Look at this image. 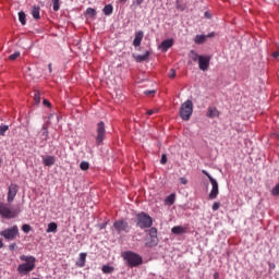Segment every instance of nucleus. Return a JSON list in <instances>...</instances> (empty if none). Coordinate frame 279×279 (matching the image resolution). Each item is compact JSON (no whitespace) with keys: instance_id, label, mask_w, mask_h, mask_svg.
Instances as JSON below:
<instances>
[{"instance_id":"obj_1","label":"nucleus","mask_w":279,"mask_h":279,"mask_svg":"<svg viewBox=\"0 0 279 279\" xmlns=\"http://www.w3.org/2000/svg\"><path fill=\"white\" fill-rule=\"evenodd\" d=\"M20 260L24 262V264L17 266V272L22 274V276H27V274L36 269V257L32 255H21Z\"/></svg>"},{"instance_id":"obj_2","label":"nucleus","mask_w":279,"mask_h":279,"mask_svg":"<svg viewBox=\"0 0 279 279\" xmlns=\"http://www.w3.org/2000/svg\"><path fill=\"white\" fill-rule=\"evenodd\" d=\"M122 258L126 262L129 267H138L140 265H143V257L132 251L124 252Z\"/></svg>"},{"instance_id":"obj_3","label":"nucleus","mask_w":279,"mask_h":279,"mask_svg":"<svg viewBox=\"0 0 279 279\" xmlns=\"http://www.w3.org/2000/svg\"><path fill=\"white\" fill-rule=\"evenodd\" d=\"M135 221L137 228H141V230H145V228H151V226H154V219L145 211L137 214Z\"/></svg>"},{"instance_id":"obj_4","label":"nucleus","mask_w":279,"mask_h":279,"mask_svg":"<svg viewBox=\"0 0 279 279\" xmlns=\"http://www.w3.org/2000/svg\"><path fill=\"white\" fill-rule=\"evenodd\" d=\"M19 213V209H12L10 204L0 202V216L2 219H16Z\"/></svg>"},{"instance_id":"obj_5","label":"nucleus","mask_w":279,"mask_h":279,"mask_svg":"<svg viewBox=\"0 0 279 279\" xmlns=\"http://www.w3.org/2000/svg\"><path fill=\"white\" fill-rule=\"evenodd\" d=\"M179 114L183 121H190L193 116V101H184L180 107Z\"/></svg>"},{"instance_id":"obj_6","label":"nucleus","mask_w":279,"mask_h":279,"mask_svg":"<svg viewBox=\"0 0 279 279\" xmlns=\"http://www.w3.org/2000/svg\"><path fill=\"white\" fill-rule=\"evenodd\" d=\"M202 173H204V175H206V178H208V180L211 184V191L209 193V199H217V196L219 195V183L217 182V180H215L213 178V175H210V173H208V171L203 170Z\"/></svg>"},{"instance_id":"obj_7","label":"nucleus","mask_w":279,"mask_h":279,"mask_svg":"<svg viewBox=\"0 0 279 279\" xmlns=\"http://www.w3.org/2000/svg\"><path fill=\"white\" fill-rule=\"evenodd\" d=\"M19 226L14 225L11 228H7L0 232V236H3L5 241H14L19 236Z\"/></svg>"},{"instance_id":"obj_8","label":"nucleus","mask_w":279,"mask_h":279,"mask_svg":"<svg viewBox=\"0 0 279 279\" xmlns=\"http://www.w3.org/2000/svg\"><path fill=\"white\" fill-rule=\"evenodd\" d=\"M106 138V124L101 121L97 124L96 144L101 145Z\"/></svg>"},{"instance_id":"obj_9","label":"nucleus","mask_w":279,"mask_h":279,"mask_svg":"<svg viewBox=\"0 0 279 279\" xmlns=\"http://www.w3.org/2000/svg\"><path fill=\"white\" fill-rule=\"evenodd\" d=\"M113 229L118 234H121L122 232H130V225L125 220H117L113 223Z\"/></svg>"},{"instance_id":"obj_10","label":"nucleus","mask_w":279,"mask_h":279,"mask_svg":"<svg viewBox=\"0 0 279 279\" xmlns=\"http://www.w3.org/2000/svg\"><path fill=\"white\" fill-rule=\"evenodd\" d=\"M148 234L150 236V242L146 243V245L148 247H156V245H158V229H156V227L150 228Z\"/></svg>"},{"instance_id":"obj_11","label":"nucleus","mask_w":279,"mask_h":279,"mask_svg":"<svg viewBox=\"0 0 279 279\" xmlns=\"http://www.w3.org/2000/svg\"><path fill=\"white\" fill-rule=\"evenodd\" d=\"M208 66H210V56H201L198 60V69H201V71H208Z\"/></svg>"},{"instance_id":"obj_12","label":"nucleus","mask_w":279,"mask_h":279,"mask_svg":"<svg viewBox=\"0 0 279 279\" xmlns=\"http://www.w3.org/2000/svg\"><path fill=\"white\" fill-rule=\"evenodd\" d=\"M17 193H19V185L12 183L9 186L8 198H7L9 204H12V202H14V197H16Z\"/></svg>"},{"instance_id":"obj_13","label":"nucleus","mask_w":279,"mask_h":279,"mask_svg":"<svg viewBox=\"0 0 279 279\" xmlns=\"http://www.w3.org/2000/svg\"><path fill=\"white\" fill-rule=\"evenodd\" d=\"M144 36H145V33H143V31L136 32L135 38L133 40V47H141V43H143Z\"/></svg>"},{"instance_id":"obj_14","label":"nucleus","mask_w":279,"mask_h":279,"mask_svg":"<svg viewBox=\"0 0 279 279\" xmlns=\"http://www.w3.org/2000/svg\"><path fill=\"white\" fill-rule=\"evenodd\" d=\"M220 112L217 109V107H209L207 109V114L206 117H208V119H215V117H219Z\"/></svg>"},{"instance_id":"obj_15","label":"nucleus","mask_w":279,"mask_h":279,"mask_svg":"<svg viewBox=\"0 0 279 279\" xmlns=\"http://www.w3.org/2000/svg\"><path fill=\"white\" fill-rule=\"evenodd\" d=\"M171 47H173V39H166L160 45V49H162V51H169Z\"/></svg>"},{"instance_id":"obj_16","label":"nucleus","mask_w":279,"mask_h":279,"mask_svg":"<svg viewBox=\"0 0 279 279\" xmlns=\"http://www.w3.org/2000/svg\"><path fill=\"white\" fill-rule=\"evenodd\" d=\"M149 56H151V51L147 50L144 54H137L135 60L136 62H147V60H149Z\"/></svg>"},{"instance_id":"obj_17","label":"nucleus","mask_w":279,"mask_h":279,"mask_svg":"<svg viewBox=\"0 0 279 279\" xmlns=\"http://www.w3.org/2000/svg\"><path fill=\"white\" fill-rule=\"evenodd\" d=\"M86 256H88V254L86 253H81L80 254V258L76 262V267H86Z\"/></svg>"},{"instance_id":"obj_18","label":"nucleus","mask_w":279,"mask_h":279,"mask_svg":"<svg viewBox=\"0 0 279 279\" xmlns=\"http://www.w3.org/2000/svg\"><path fill=\"white\" fill-rule=\"evenodd\" d=\"M44 165H45V167H53V165H56V157L46 156L44 158Z\"/></svg>"},{"instance_id":"obj_19","label":"nucleus","mask_w":279,"mask_h":279,"mask_svg":"<svg viewBox=\"0 0 279 279\" xmlns=\"http://www.w3.org/2000/svg\"><path fill=\"white\" fill-rule=\"evenodd\" d=\"M172 234H184L186 230L182 226H175L171 229Z\"/></svg>"},{"instance_id":"obj_20","label":"nucleus","mask_w":279,"mask_h":279,"mask_svg":"<svg viewBox=\"0 0 279 279\" xmlns=\"http://www.w3.org/2000/svg\"><path fill=\"white\" fill-rule=\"evenodd\" d=\"M32 16L36 21H38V19H40V7H33V9H32Z\"/></svg>"},{"instance_id":"obj_21","label":"nucleus","mask_w":279,"mask_h":279,"mask_svg":"<svg viewBox=\"0 0 279 279\" xmlns=\"http://www.w3.org/2000/svg\"><path fill=\"white\" fill-rule=\"evenodd\" d=\"M102 12L106 16H110V14H112V12H114V8L112 7V4H107L105 5V8L102 9Z\"/></svg>"},{"instance_id":"obj_22","label":"nucleus","mask_w":279,"mask_h":279,"mask_svg":"<svg viewBox=\"0 0 279 279\" xmlns=\"http://www.w3.org/2000/svg\"><path fill=\"white\" fill-rule=\"evenodd\" d=\"M194 43L196 45H204V43H206V36L205 35H196L194 38Z\"/></svg>"},{"instance_id":"obj_23","label":"nucleus","mask_w":279,"mask_h":279,"mask_svg":"<svg viewBox=\"0 0 279 279\" xmlns=\"http://www.w3.org/2000/svg\"><path fill=\"white\" fill-rule=\"evenodd\" d=\"M165 202L167 206H173V204H175V194H170L169 196H167Z\"/></svg>"},{"instance_id":"obj_24","label":"nucleus","mask_w":279,"mask_h":279,"mask_svg":"<svg viewBox=\"0 0 279 279\" xmlns=\"http://www.w3.org/2000/svg\"><path fill=\"white\" fill-rule=\"evenodd\" d=\"M101 271L102 274H112L114 271V267L110 265H104Z\"/></svg>"},{"instance_id":"obj_25","label":"nucleus","mask_w":279,"mask_h":279,"mask_svg":"<svg viewBox=\"0 0 279 279\" xmlns=\"http://www.w3.org/2000/svg\"><path fill=\"white\" fill-rule=\"evenodd\" d=\"M40 138L41 141H47V138H49V131L45 126L41 129Z\"/></svg>"},{"instance_id":"obj_26","label":"nucleus","mask_w":279,"mask_h":279,"mask_svg":"<svg viewBox=\"0 0 279 279\" xmlns=\"http://www.w3.org/2000/svg\"><path fill=\"white\" fill-rule=\"evenodd\" d=\"M25 19H26L25 12L23 11L19 12V21L22 25H25L27 23Z\"/></svg>"},{"instance_id":"obj_27","label":"nucleus","mask_w":279,"mask_h":279,"mask_svg":"<svg viewBox=\"0 0 279 279\" xmlns=\"http://www.w3.org/2000/svg\"><path fill=\"white\" fill-rule=\"evenodd\" d=\"M58 230V225L56 222H50L48 225L47 232H56Z\"/></svg>"},{"instance_id":"obj_28","label":"nucleus","mask_w":279,"mask_h":279,"mask_svg":"<svg viewBox=\"0 0 279 279\" xmlns=\"http://www.w3.org/2000/svg\"><path fill=\"white\" fill-rule=\"evenodd\" d=\"M80 168L82 169V171H88V169L90 168V163H88V161H82Z\"/></svg>"},{"instance_id":"obj_29","label":"nucleus","mask_w":279,"mask_h":279,"mask_svg":"<svg viewBox=\"0 0 279 279\" xmlns=\"http://www.w3.org/2000/svg\"><path fill=\"white\" fill-rule=\"evenodd\" d=\"M52 8L54 12H58L60 10V0H52Z\"/></svg>"},{"instance_id":"obj_30","label":"nucleus","mask_w":279,"mask_h":279,"mask_svg":"<svg viewBox=\"0 0 279 279\" xmlns=\"http://www.w3.org/2000/svg\"><path fill=\"white\" fill-rule=\"evenodd\" d=\"M86 14H88L89 16H97V11L93 8H87Z\"/></svg>"},{"instance_id":"obj_31","label":"nucleus","mask_w":279,"mask_h":279,"mask_svg":"<svg viewBox=\"0 0 279 279\" xmlns=\"http://www.w3.org/2000/svg\"><path fill=\"white\" fill-rule=\"evenodd\" d=\"M191 54L193 62H197V60L199 61V58H202V56L197 54L194 50H191Z\"/></svg>"},{"instance_id":"obj_32","label":"nucleus","mask_w":279,"mask_h":279,"mask_svg":"<svg viewBox=\"0 0 279 279\" xmlns=\"http://www.w3.org/2000/svg\"><path fill=\"white\" fill-rule=\"evenodd\" d=\"M8 130H10V126L8 125L0 126V136H5V132H8Z\"/></svg>"},{"instance_id":"obj_33","label":"nucleus","mask_w":279,"mask_h":279,"mask_svg":"<svg viewBox=\"0 0 279 279\" xmlns=\"http://www.w3.org/2000/svg\"><path fill=\"white\" fill-rule=\"evenodd\" d=\"M177 10L184 12L186 10V4L180 3L179 0L177 1Z\"/></svg>"},{"instance_id":"obj_34","label":"nucleus","mask_w":279,"mask_h":279,"mask_svg":"<svg viewBox=\"0 0 279 279\" xmlns=\"http://www.w3.org/2000/svg\"><path fill=\"white\" fill-rule=\"evenodd\" d=\"M22 230L25 232V234H29V232H32V226L23 225Z\"/></svg>"},{"instance_id":"obj_35","label":"nucleus","mask_w":279,"mask_h":279,"mask_svg":"<svg viewBox=\"0 0 279 279\" xmlns=\"http://www.w3.org/2000/svg\"><path fill=\"white\" fill-rule=\"evenodd\" d=\"M271 195L278 197L279 195V183L271 190Z\"/></svg>"},{"instance_id":"obj_36","label":"nucleus","mask_w":279,"mask_h":279,"mask_svg":"<svg viewBox=\"0 0 279 279\" xmlns=\"http://www.w3.org/2000/svg\"><path fill=\"white\" fill-rule=\"evenodd\" d=\"M34 101L35 104H40V92H35Z\"/></svg>"},{"instance_id":"obj_37","label":"nucleus","mask_w":279,"mask_h":279,"mask_svg":"<svg viewBox=\"0 0 279 279\" xmlns=\"http://www.w3.org/2000/svg\"><path fill=\"white\" fill-rule=\"evenodd\" d=\"M20 57H21V52L16 51L9 57V60H16V58H20Z\"/></svg>"},{"instance_id":"obj_38","label":"nucleus","mask_w":279,"mask_h":279,"mask_svg":"<svg viewBox=\"0 0 279 279\" xmlns=\"http://www.w3.org/2000/svg\"><path fill=\"white\" fill-rule=\"evenodd\" d=\"M211 208L214 211L219 210V208H221V203L219 202L214 203Z\"/></svg>"},{"instance_id":"obj_39","label":"nucleus","mask_w":279,"mask_h":279,"mask_svg":"<svg viewBox=\"0 0 279 279\" xmlns=\"http://www.w3.org/2000/svg\"><path fill=\"white\" fill-rule=\"evenodd\" d=\"M146 114H148V117H151V114H158V109H149L146 111Z\"/></svg>"},{"instance_id":"obj_40","label":"nucleus","mask_w":279,"mask_h":279,"mask_svg":"<svg viewBox=\"0 0 279 279\" xmlns=\"http://www.w3.org/2000/svg\"><path fill=\"white\" fill-rule=\"evenodd\" d=\"M168 77H170V80H173L175 77V70L171 69L169 71Z\"/></svg>"},{"instance_id":"obj_41","label":"nucleus","mask_w":279,"mask_h":279,"mask_svg":"<svg viewBox=\"0 0 279 279\" xmlns=\"http://www.w3.org/2000/svg\"><path fill=\"white\" fill-rule=\"evenodd\" d=\"M19 246L16 245V243H11L10 245H9V250H10V252H14V250H16Z\"/></svg>"},{"instance_id":"obj_42","label":"nucleus","mask_w":279,"mask_h":279,"mask_svg":"<svg viewBox=\"0 0 279 279\" xmlns=\"http://www.w3.org/2000/svg\"><path fill=\"white\" fill-rule=\"evenodd\" d=\"M180 182L181 184H184V185L189 184V180L184 177L180 178Z\"/></svg>"},{"instance_id":"obj_43","label":"nucleus","mask_w":279,"mask_h":279,"mask_svg":"<svg viewBox=\"0 0 279 279\" xmlns=\"http://www.w3.org/2000/svg\"><path fill=\"white\" fill-rule=\"evenodd\" d=\"M160 162H161V165H167V155L161 156Z\"/></svg>"},{"instance_id":"obj_44","label":"nucleus","mask_w":279,"mask_h":279,"mask_svg":"<svg viewBox=\"0 0 279 279\" xmlns=\"http://www.w3.org/2000/svg\"><path fill=\"white\" fill-rule=\"evenodd\" d=\"M144 94H146L148 96L149 95H156V90H154V89L153 90H145Z\"/></svg>"},{"instance_id":"obj_45","label":"nucleus","mask_w":279,"mask_h":279,"mask_svg":"<svg viewBox=\"0 0 279 279\" xmlns=\"http://www.w3.org/2000/svg\"><path fill=\"white\" fill-rule=\"evenodd\" d=\"M44 106H47L48 108H51V102L47 99H44Z\"/></svg>"},{"instance_id":"obj_46","label":"nucleus","mask_w":279,"mask_h":279,"mask_svg":"<svg viewBox=\"0 0 279 279\" xmlns=\"http://www.w3.org/2000/svg\"><path fill=\"white\" fill-rule=\"evenodd\" d=\"M205 19H213V14H210L208 11L205 12Z\"/></svg>"},{"instance_id":"obj_47","label":"nucleus","mask_w":279,"mask_h":279,"mask_svg":"<svg viewBox=\"0 0 279 279\" xmlns=\"http://www.w3.org/2000/svg\"><path fill=\"white\" fill-rule=\"evenodd\" d=\"M145 0H135L136 5H142Z\"/></svg>"},{"instance_id":"obj_48","label":"nucleus","mask_w":279,"mask_h":279,"mask_svg":"<svg viewBox=\"0 0 279 279\" xmlns=\"http://www.w3.org/2000/svg\"><path fill=\"white\" fill-rule=\"evenodd\" d=\"M272 58H279V51H275V52L272 53Z\"/></svg>"},{"instance_id":"obj_49","label":"nucleus","mask_w":279,"mask_h":279,"mask_svg":"<svg viewBox=\"0 0 279 279\" xmlns=\"http://www.w3.org/2000/svg\"><path fill=\"white\" fill-rule=\"evenodd\" d=\"M214 278H215V279H218V278H219V274H218V272H215V274H214Z\"/></svg>"},{"instance_id":"obj_50","label":"nucleus","mask_w":279,"mask_h":279,"mask_svg":"<svg viewBox=\"0 0 279 279\" xmlns=\"http://www.w3.org/2000/svg\"><path fill=\"white\" fill-rule=\"evenodd\" d=\"M119 3H128V0H119Z\"/></svg>"},{"instance_id":"obj_51","label":"nucleus","mask_w":279,"mask_h":279,"mask_svg":"<svg viewBox=\"0 0 279 279\" xmlns=\"http://www.w3.org/2000/svg\"><path fill=\"white\" fill-rule=\"evenodd\" d=\"M48 69H49V73H51V71H52L51 63L48 64Z\"/></svg>"},{"instance_id":"obj_52","label":"nucleus","mask_w":279,"mask_h":279,"mask_svg":"<svg viewBox=\"0 0 279 279\" xmlns=\"http://www.w3.org/2000/svg\"><path fill=\"white\" fill-rule=\"evenodd\" d=\"M213 36H215V33L209 34L207 37L213 38Z\"/></svg>"},{"instance_id":"obj_53","label":"nucleus","mask_w":279,"mask_h":279,"mask_svg":"<svg viewBox=\"0 0 279 279\" xmlns=\"http://www.w3.org/2000/svg\"><path fill=\"white\" fill-rule=\"evenodd\" d=\"M3 247V240H0V250Z\"/></svg>"},{"instance_id":"obj_54","label":"nucleus","mask_w":279,"mask_h":279,"mask_svg":"<svg viewBox=\"0 0 279 279\" xmlns=\"http://www.w3.org/2000/svg\"><path fill=\"white\" fill-rule=\"evenodd\" d=\"M28 279H40V278H38V277H37V278H36V277H32V278H28Z\"/></svg>"},{"instance_id":"obj_55","label":"nucleus","mask_w":279,"mask_h":279,"mask_svg":"<svg viewBox=\"0 0 279 279\" xmlns=\"http://www.w3.org/2000/svg\"><path fill=\"white\" fill-rule=\"evenodd\" d=\"M2 162H3V159H0V167H1Z\"/></svg>"}]
</instances>
